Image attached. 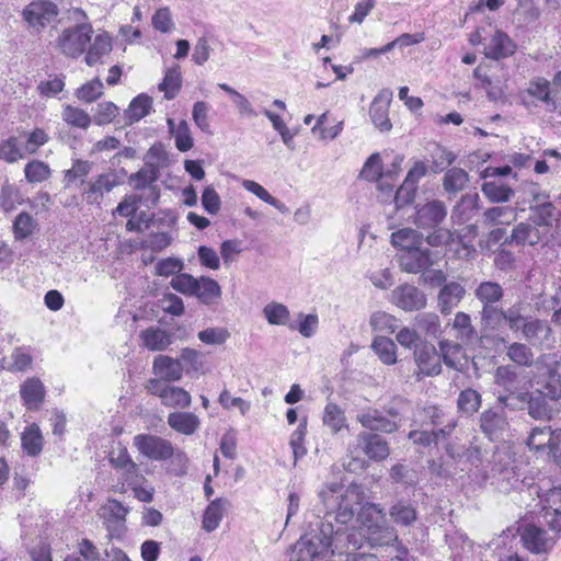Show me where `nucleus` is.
<instances>
[{
	"mask_svg": "<svg viewBox=\"0 0 561 561\" xmlns=\"http://www.w3.org/2000/svg\"><path fill=\"white\" fill-rule=\"evenodd\" d=\"M363 500V490L356 483H323L312 508L318 520L310 522L309 531L295 543L289 561H345L350 549L358 550L363 536L348 524Z\"/></svg>",
	"mask_w": 561,
	"mask_h": 561,
	"instance_id": "obj_1",
	"label": "nucleus"
},
{
	"mask_svg": "<svg viewBox=\"0 0 561 561\" xmlns=\"http://www.w3.org/2000/svg\"><path fill=\"white\" fill-rule=\"evenodd\" d=\"M540 502L541 517L552 534L534 524L524 525L520 533L524 547L536 554L550 551L561 530V486L549 490L541 496Z\"/></svg>",
	"mask_w": 561,
	"mask_h": 561,
	"instance_id": "obj_2",
	"label": "nucleus"
},
{
	"mask_svg": "<svg viewBox=\"0 0 561 561\" xmlns=\"http://www.w3.org/2000/svg\"><path fill=\"white\" fill-rule=\"evenodd\" d=\"M556 221L553 205L546 204L533 208V214L529 215L528 219L518 222L504 243L522 247L561 245V236H556Z\"/></svg>",
	"mask_w": 561,
	"mask_h": 561,
	"instance_id": "obj_3",
	"label": "nucleus"
},
{
	"mask_svg": "<svg viewBox=\"0 0 561 561\" xmlns=\"http://www.w3.org/2000/svg\"><path fill=\"white\" fill-rule=\"evenodd\" d=\"M357 522L360 523V529L354 526V519L348 524L350 528L355 529L366 539L371 547L389 546L398 541L396 529L388 525L383 508L379 504L366 503L360 506L357 515Z\"/></svg>",
	"mask_w": 561,
	"mask_h": 561,
	"instance_id": "obj_4",
	"label": "nucleus"
},
{
	"mask_svg": "<svg viewBox=\"0 0 561 561\" xmlns=\"http://www.w3.org/2000/svg\"><path fill=\"white\" fill-rule=\"evenodd\" d=\"M560 87H556L554 80L550 83L543 78H536L528 83V87L520 92L522 104L530 110L538 103L557 108L561 103Z\"/></svg>",
	"mask_w": 561,
	"mask_h": 561,
	"instance_id": "obj_5",
	"label": "nucleus"
},
{
	"mask_svg": "<svg viewBox=\"0 0 561 561\" xmlns=\"http://www.w3.org/2000/svg\"><path fill=\"white\" fill-rule=\"evenodd\" d=\"M134 446L147 459L165 461L173 457V444L161 436L153 434H138L134 437Z\"/></svg>",
	"mask_w": 561,
	"mask_h": 561,
	"instance_id": "obj_6",
	"label": "nucleus"
},
{
	"mask_svg": "<svg viewBox=\"0 0 561 561\" xmlns=\"http://www.w3.org/2000/svg\"><path fill=\"white\" fill-rule=\"evenodd\" d=\"M149 393L160 398L161 403L169 408L185 409L191 405V394L183 388L171 386L159 379H150L147 383Z\"/></svg>",
	"mask_w": 561,
	"mask_h": 561,
	"instance_id": "obj_7",
	"label": "nucleus"
},
{
	"mask_svg": "<svg viewBox=\"0 0 561 561\" xmlns=\"http://www.w3.org/2000/svg\"><path fill=\"white\" fill-rule=\"evenodd\" d=\"M58 14V7L49 0L33 1L23 10L25 22L37 32L55 23Z\"/></svg>",
	"mask_w": 561,
	"mask_h": 561,
	"instance_id": "obj_8",
	"label": "nucleus"
},
{
	"mask_svg": "<svg viewBox=\"0 0 561 561\" xmlns=\"http://www.w3.org/2000/svg\"><path fill=\"white\" fill-rule=\"evenodd\" d=\"M392 302L404 311H417L425 308L426 295L414 285L403 284L392 290Z\"/></svg>",
	"mask_w": 561,
	"mask_h": 561,
	"instance_id": "obj_9",
	"label": "nucleus"
},
{
	"mask_svg": "<svg viewBox=\"0 0 561 561\" xmlns=\"http://www.w3.org/2000/svg\"><path fill=\"white\" fill-rule=\"evenodd\" d=\"M520 333L522 337L534 346L550 348L554 343L552 329L545 320L530 317Z\"/></svg>",
	"mask_w": 561,
	"mask_h": 561,
	"instance_id": "obj_10",
	"label": "nucleus"
},
{
	"mask_svg": "<svg viewBox=\"0 0 561 561\" xmlns=\"http://www.w3.org/2000/svg\"><path fill=\"white\" fill-rule=\"evenodd\" d=\"M433 252L428 248L420 245L410 251L398 253L399 266L403 272L417 274L434 264Z\"/></svg>",
	"mask_w": 561,
	"mask_h": 561,
	"instance_id": "obj_11",
	"label": "nucleus"
},
{
	"mask_svg": "<svg viewBox=\"0 0 561 561\" xmlns=\"http://www.w3.org/2000/svg\"><path fill=\"white\" fill-rule=\"evenodd\" d=\"M117 185L118 180L115 173H102L87 183L82 191V197L88 204L100 205L104 195Z\"/></svg>",
	"mask_w": 561,
	"mask_h": 561,
	"instance_id": "obj_12",
	"label": "nucleus"
},
{
	"mask_svg": "<svg viewBox=\"0 0 561 561\" xmlns=\"http://www.w3.org/2000/svg\"><path fill=\"white\" fill-rule=\"evenodd\" d=\"M393 93L390 89H382L373 100L369 107V116L380 131H389L392 124L389 119V106L392 101Z\"/></svg>",
	"mask_w": 561,
	"mask_h": 561,
	"instance_id": "obj_13",
	"label": "nucleus"
},
{
	"mask_svg": "<svg viewBox=\"0 0 561 561\" xmlns=\"http://www.w3.org/2000/svg\"><path fill=\"white\" fill-rule=\"evenodd\" d=\"M447 216V209L442 201L433 199L416 206L415 225L421 229L437 227Z\"/></svg>",
	"mask_w": 561,
	"mask_h": 561,
	"instance_id": "obj_14",
	"label": "nucleus"
},
{
	"mask_svg": "<svg viewBox=\"0 0 561 561\" xmlns=\"http://www.w3.org/2000/svg\"><path fill=\"white\" fill-rule=\"evenodd\" d=\"M415 363L419 371L416 377L420 380L421 376H436L440 374V355L432 344H422L414 352Z\"/></svg>",
	"mask_w": 561,
	"mask_h": 561,
	"instance_id": "obj_15",
	"label": "nucleus"
},
{
	"mask_svg": "<svg viewBox=\"0 0 561 561\" xmlns=\"http://www.w3.org/2000/svg\"><path fill=\"white\" fill-rule=\"evenodd\" d=\"M357 444L362 451L373 461H382L390 455V447L382 436L371 432H360Z\"/></svg>",
	"mask_w": 561,
	"mask_h": 561,
	"instance_id": "obj_16",
	"label": "nucleus"
},
{
	"mask_svg": "<svg viewBox=\"0 0 561 561\" xmlns=\"http://www.w3.org/2000/svg\"><path fill=\"white\" fill-rule=\"evenodd\" d=\"M472 45H482L485 57L501 59L508 57L516 50L512 37H470Z\"/></svg>",
	"mask_w": 561,
	"mask_h": 561,
	"instance_id": "obj_17",
	"label": "nucleus"
},
{
	"mask_svg": "<svg viewBox=\"0 0 561 561\" xmlns=\"http://www.w3.org/2000/svg\"><path fill=\"white\" fill-rule=\"evenodd\" d=\"M357 421L370 432L393 433L399 428L398 421L388 417L383 411L368 409L357 414Z\"/></svg>",
	"mask_w": 561,
	"mask_h": 561,
	"instance_id": "obj_18",
	"label": "nucleus"
},
{
	"mask_svg": "<svg viewBox=\"0 0 561 561\" xmlns=\"http://www.w3.org/2000/svg\"><path fill=\"white\" fill-rule=\"evenodd\" d=\"M20 396L27 410L36 411L44 402L46 390L38 378L32 377L21 385Z\"/></svg>",
	"mask_w": 561,
	"mask_h": 561,
	"instance_id": "obj_19",
	"label": "nucleus"
},
{
	"mask_svg": "<svg viewBox=\"0 0 561 561\" xmlns=\"http://www.w3.org/2000/svg\"><path fill=\"white\" fill-rule=\"evenodd\" d=\"M481 431L491 439H496L506 430L507 421L502 408L484 411L480 416Z\"/></svg>",
	"mask_w": 561,
	"mask_h": 561,
	"instance_id": "obj_20",
	"label": "nucleus"
},
{
	"mask_svg": "<svg viewBox=\"0 0 561 561\" xmlns=\"http://www.w3.org/2000/svg\"><path fill=\"white\" fill-rule=\"evenodd\" d=\"M153 373L163 382L179 381L183 375V365L178 358L159 355L153 360Z\"/></svg>",
	"mask_w": 561,
	"mask_h": 561,
	"instance_id": "obj_21",
	"label": "nucleus"
},
{
	"mask_svg": "<svg viewBox=\"0 0 561 561\" xmlns=\"http://www.w3.org/2000/svg\"><path fill=\"white\" fill-rule=\"evenodd\" d=\"M466 295L465 287L457 282L446 283L438 294V307L442 313L448 314Z\"/></svg>",
	"mask_w": 561,
	"mask_h": 561,
	"instance_id": "obj_22",
	"label": "nucleus"
},
{
	"mask_svg": "<svg viewBox=\"0 0 561 561\" xmlns=\"http://www.w3.org/2000/svg\"><path fill=\"white\" fill-rule=\"evenodd\" d=\"M360 178L369 181V182H377L378 188L388 194L391 195L393 191V185L386 183L382 178V162L379 153H373L364 163V167L360 171Z\"/></svg>",
	"mask_w": 561,
	"mask_h": 561,
	"instance_id": "obj_23",
	"label": "nucleus"
},
{
	"mask_svg": "<svg viewBox=\"0 0 561 561\" xmlns=\"http://www.w3.org/2000/svg\"><path fill=\"white\" fill-rule=\"evenodd\" d=\"M518 208L510 205H497L485 209L482 214L483 222L490 226H510L516 221Z\"/></svg>",
	"mask_w": 561,
	"mask_h": 561,
	"instance_id": "obj_24",
	"label": "nucleus"
},
{
	"mask_svg": "<svg viewBox=\"0 0 561 561\" xmlns=\"http://www.w3.org/2000/svg\"><path fill=\"white\" fill-rule=\"evenodd\" d=\"M193 296L196 297L201 304L213 306L218 304L221 298V287L214 278L201 276Z\"/></svg>",
	"mask_w": 561,
	"mask_h": 561,
	"instance_id": "obj_25",
	"label": "nucleus"
},
{
	"mask_svg": "<svg viewBox=\"0 0 561 561\" xmlns=\"http://www.w3.org/2000/svg\"><path fill=\"white\" fill-rule=\"evenodd\" d=\"M456 427V422L450 420L444 427L434 431H411L409 433V439L414 444L428 447L432 444H437L439 440L445 439Z\"/></svg>",
	"mask_w": 561,
	"mask_h": 561,
	"instance_id": "obj_26",
	"label": "nucleus"
},
{
	"mask_svg": "<svg viewBox=\"0 0 561 561\" xmlns=\"http://www.w3.org/2000/svg\"><path fill=\"white\" fill-rule=\"evenodd\" d=\"M391 244L398 253L410 251L423 245V234L413 228H401L391 233Z\"/></svg>",
	"mask_w": 561,
	"mask_h": 561,
	"instance_id": "obj_27",
	"label": "nucleus"
},
{
	"mask_svg": "<svg viewBox=\"0 0 561 561\" xmlns=\"http://www.w3.org/2000/svg\"><path fill=\"white\" fill-rule=\"evenodd\" d=\"M168 425L178 433L192 435L199 427L197 415L191 412H172L168 415Z\"/></svg>",
	"mask_w": 561,
	"mask_h": 561,
	"instance_id": "obj_28",
	"label": "nucleus"
},
{
	"mask_svg": "<svg viewBox=\"0 0 561 561\" xmlns=\"http://www.w3.org/2000/svg\"><path fill=\"white\" fill-rule=\"evenodd\" d=\"M389 516L394 524L409 527L416 520L417 512L411 502L398 500L390 506Z\"/></svg>",
	"mask_w": 561,
	"mask_h": 561,
	"instance_id": "obj_29",
	"label": "nucleus"
},
{
	"mask_svg": "<svg viewBox=\"0 0 561 561\" xmlns=\"http://www.w3.org/2000/svg\"><path fill=\"white\" fill-rule=\"evenodd\" d=\"M21 445L23 451L30 457H36L42 453L44 438L37 424L33 423L24 428Z\"/></svg>",
	"mask_w": 561,
	"mask_h": 561,
	"instance_id": "obj_30",
	"label": "nucleus"
},
{
	"mask_svg": "<svg viewBox=\"0 0 561 561\" xmlns=\"http://www.w3.org/2000/svg\"><path fill=\"white\" fill-rule=\"evenodd\" d=\"M557 430L552 431L550 426L534 427L527 438V446L536 451L551 450Z\"/></svg>",
	"mask_w": 561,
	"mask_h": 561,
	"instance_id": "obj_31",
	"label": "nucleus"
},
{
	"mask_svg": "<svg viewBox=\"0 0 561 561\" xmlns=\"http://www.w3.org/2000/svg\"><path fill=\"white\" fill-rule=\"evenodd\" d=\"M157 169L153 167H146L131 174L129 178V183L135 190H144L149 187L151 199L153 203H156L159 199V192L154 187H151V185L157 181Z\"/></svg>",
	"mask_w": 561,
	"mask_h": 561,
	"instance_id": "obj_32",
	"label": "nucleus"
},
{
	"mask_svg": "<svg viewBox=\"0 0 561 561\" xmlns=\"http://www.w3.org/2000/svg\"><path fill=\"white\" fill-rule=\"evenodd\" d=\"M168 127L174 138L175 147L181 152L191 150L194 146V139L186 121L182 119L178 125L172 118L168 119Z\"/></svg>",
	"mask_w": 561,
	"mask_h": 561,
	"instance_id": "obj_33",
	"label": "nucleus"
},
{
	"mask_svg": "<svg viewBox=\"0 0 561 561\" xmlns=\"http://www.w3.org/2000/svg\"><path fill=\"white\" fill-rule=\"evenodd\" d=\"M481 192L493 204H504L515 194L511 186L495 181L484 182Z\"/></svg>",
	"mask_w": 561,
	"mask_h": 561,
	"instance_id": "obj_34",
	"label": "nucleus"
},
{
	"mask_svg": "<svg viewBox=\"0 0 561 561\" xmlns=\"http://www.w3.org/2000/svg\"><path fill=\"white\" fill-rule=\"evenodd\" d=\"M152 107V99L147 94H139L130 102L125 111V119L127 124H134L150 113Z\"/></svg>",
	"mask_w": 561,
	"mask_h": 561,
	"instance_id": "obj_35",
	"label": "nucleus"
},
{
	"mask_svg": "<svg viewBox=\"0 0 561 561\" xmlns=\"http://www.w3.org/2000/svg\"><path fill=\"white\" fill-rule=\"evenodd\" d=\"M144 345L150 351H163L172 342L171 335L160 328H148L142 331Z\"/></svg>",
	"mask_w": 561,
	"mask_h": 561,
	"instance_id": "obj_36",
	"label": "nucleus"
},
{
	"mask_svg": "<svg viewBox=\"0 0 561 561\" xmlns=\"http://www.w3.org/2000/svg\"><path fill=\"white\" fill-rule=\"evenodd\" d=\"M323 424L334 434L347 427L344 410L336 403H328L323 411Z\"/></svg>",
	"mask_w": 561,
	"mask_h": 561,
	"instance_id": "obj_37",
	"label": "nucleus"
},
{
	"mask_svg": "<svg viewBox=\"0 0 561 561\" xmlns=\"http://www.w3.org/2000/svg\"><path fill=\"white\" fill-rule=\"evenodd\" d=\"M504 295L502 286L496 282H482L474 289L476 298L482 304L492 305L499 302Z\"/></svg>",
	"mask_w": 561,
	"mask_h": 561,
	"instance_id": "obj_38",
	"label": "nucleus"
},
{
	"mask_svg": "<svg viewBox=\"0 0 561 561\" xmlns=\"http://www.w3.org/2000/svg\"><path fill=\"white\" fill-rule=\"evenodd\" d=\"M371 347L377 354L378 358L385 365H393L397 362V345L394 342L386 336H376L373 341Z\"/></svg>",
	"mask_w": 561,
	"mask_h": 561,
	"instance_id": "obj_39",
	"label": "nucleus"
},
{
	"mask_svg": "<svg viewBox=\"0 0 561 561\" xmlns=\"http://www.w3.org/2000/svg\"><path fill=\"white\" fill-rule=\"evenodd\" d=\"M182 85V76L179 66L168 68L159 90L164 93L167 100H173L180 92Z\"/></svg>",
	"mask_w": 561,
	"mask_h": 561,
	"instance_id": "obj_40",
	"label": "nucleus"
},
{
	"mask_svg": "<svg viewBox=\"0 0 561 561\" xmlns=\"http://www.w3.org/2000/svg\"><path fill=\"white\" fill-rule=\"evenodd\" d=\"M12 229L14 238L23 241L38 229V224L28 213L22 211L15 217Z\"/></svg>",
	"mask_w": 561,
	"mask_h": 561,
	"instance_id": "obj_41",
	"label": "nucleus"
},
{
	"mask_svg": "<svg viewBox=\"0 0 561 561\" xmlns=\"http://www.w3.org/2000/svg\"><path fill=\"white\" fill-rule=\"evenodd\" d=\"M469 181L468 173L460 168H451L446 171L443 179V187L448 194L462 191Z\"/></svg>",
	"mask_w": 561,
	"mask_h": 561,
	"instance_id": "obj_42",
	"label": "nucleus"
},
{
	"mask_svg": "<svg viewBox=\"0 0 561 561\" xmlns=\"http://www.w3.org/2000/svg\"><path fill=\"white\" fill-rule=\"evenodd\" d=\"M263 314L266 321L272 325H288L290 312L287 306L280 302L272 301L263 308Z\"/></svg>",
	"mask_w": 561,
	"mask_h": 561,
	"instance_id": "obj_43",
	"label": "nucleus"
},
{
	"mask_svg": "<svg viewBox=\"0 0 561 561\" xmlns=\"http://www.w3.org/2000/svg\"><path fill=\"white\" fill-rule=\"evenodd\" d=\"M87 48L85 62L89 66H94L112 50L111 37H94V42L88 43Z\"/></svg>",
	"mask_w": 561,
	"mask_h": 561,
	"instance_id": "obj_44",
	"label": "nucleus"
},
{
	"mask_svg": "<svg viewBox=\"0 0 561 561\" xmlns=\"http://www.w3.org/2000/svg\"><path fill=\"white\" fill-rule=\"evenodd\" d=\"M61 117L67 125L80 129H88L92 122L90 115L84 110L72 105L64 106Z\"/></svg>",
	"mask_w": 561,
	"mask_h": 561,
	"instance_id": "obj_45",
	"label": "nucleus"
},
{
	"mask_svg": "<svg viewBox=\"0 0 561 561\" xmlns=\"http://www.w3.org/2000/svg\"><path fill=\"white\" fill-rule=\"evenodd\" d=\"M506 356L515 364L524 367H530L534 362L531 348L519 342H513L506 347Z\"/></svg>",
	"mask_w": 561,
	"mask_h": 561,
	"instance_id": "obj_46",
	"label": "nucleus"
},
{
	"mask_svg": "<svg viewBox=\"0 0 561 561\" xmlns=\"http://www.w3.org/2000/svg\"><path fill=\"white\" fill-rule=\"evenodd\" d=\"M242 187L248 192L254 194L261 201L267 203L268 205L275 207L280 213H287L288 208L284 203L272 196L261 184L252 180H243Z\"/></svg>",
	"mask_w": 561,
	"mask_h": 561,
	"instance_id": "obj_47",
	"label": "nucleus"
},
{
	"mask_svg": "<svg viewBox=\"0 0 561 561\" xmlns=\"http://www.w3.org/2000/svg\"><path fill=\"white\" fill-rule=\"evenodd\" d=\"M561 168V151L557 149H546L542 152V159L537 160L534 171L537 174H545L549 171L558 172Z\"/></svg>",
	"mask_w": 561,
	"mask_h": 561,
	"instance_id": "obj_48",
	"label": "nucleus"
},
{
	"mask_svg": "<svg viewBox=\"0 0 561 561\" xmlns=\"http://www.w3.org/2000/svg\"><path fill=\"white\" fill-rule=\"evenodd\" d=\"M51 174V170L47 163L41 160H32L24 167L25 180L28 183H42Z\"/></svg>",
	"mask_w": 561,
	"mask_h": 561,
	"instance_id": "obj_49",
	"label": "nucleus"
},
{
	"mask_svg": "<svg viewBox=\"0 0 561 561\" xmlns=\"http://www.w3.org/2000/svg\"><path fill=\"white\" fill-rule=\"evenodd\" d=\"M224 516V506L220 499H216L205 510L203 516V528L210 533L218 528Z\"/></svg>",
	"mask_w": 561,
	"mask_h": 561,
	"instance_id": "obj_50",
	"label": "nucleus"
},
{
	"mask_svg": "<svg viewBox=\"0 0 561 561\" xmlns=\"http://www.w3.org/2000/svg\"><path fill=\"white\" fill-rule=\"evenodd\" d=\"M91 37H59L58 46L61 51L72 58H77L87 50Z\"/></svg>",
	"mask_w": 561,
	"mask_h": 561,
	"instance_id": "obj_51",
	"label": "nucleus"
},
{
	"mask_svg": "<svg viewBox=\"0 0 561 561\" xmlns=\"http://www.w3.org/2000/svg\"><path fill=\"white\" fill-rule=\"evenodd\" d=\"M415 325L432 337H438L442 333L440 319L433 312L419 314L415 318Z\"/></svg>",
	"mask_w": 561,
	"mask_h": 561,
	"instance_id": "obj_52",
	"label": "nucleus"
},
{
	"mask_svg": "<svg viewBox=\"0 0 561 561\" xmlns=\"http://www.w3.org/2000/svg\"><path fill=\"white\" fill-rule=\"evenodd\" d=\"M530 317L524 314V305L514 304L505 309L504 321L513 332H519Z\"/></svg>",
	"mask_w": 561,
	"mask_h": 561,
	"instance_id": "obj_53",
	"label": "nucleus"
},
{
	"mask_svg": "<svg viewBox=\"0 0 561 561\" xmlns=\"http://www.w3.org/2000/svg\"><path fill=\"white\" fill-rule=\"evenodd\" d=\"M374 331L381 333H393L398 328V319L385 311H376L369 321Z\"/></svg>",
	"mask_w": 561,
	"mask_h": 561,
	"instance_id": "obj_54",
	"label": "nucleus"
},
{
	"mask_svg": "<svg viewBox=\"0 0 561 561\" xmlns=\"http://www.w3.org/2000/svg\"><path fill=\"white\" fill-rule=\"evenodd\" d=\"M461 412L471 415L477 412L481 405V396L478 391L468 388L460 392L457 401Z\"/></svg>",
	"mask_w": 561,
	"mask_h": 561,
	"instance_id": "obj_55",
	"label": "nucleus"
},
{
	"mask_svg": "<svg viewBox=\"0 0 561 561\" xmlns=\"http://www.w3.org/2000/svg\"><path fill=\"white\" fill-rule=\"evenodd\" d=\"M103 89V82L95 78L77 89L76 96L84 103H92L102 96Z\"/></svg>",
	"mask_w": 561,
	"mask_h": 561,
	"instance_id": "obj_56",
	"label": "nucleus"
},
{
	"mask_svg": "<svg viewBox=\"0 0 561 561\" xmlns=\"http://www.w3.org/2000/svg\"><path fill=\"white\" fill-rule=\"evenodd\" d=\"M439 351L440 360L443 359L447 366L458 369L461 355V347L459 344L443 340L439 342Z\"/></svg>",
	"mask_w": 561,
	"mask_h": 561,
	"instance_id": "obj_57",
	"label": "nucleus"
},
{
	"mask_svg": "<svg viewBox=\"0 0 561 561\" xmlns=\"http://www.w3.org/2000/svg\"><path fill=\"white\" fill-rule=\"evenodd\" d=\"M495 383L505 388L510 392L517 389V373L514 367L510 365L499 366L494 374Z\"/></svg>",
	"mask_w": 561,
	"mask_h": 561,
	"instance_id": "obj_58",
	"label": "nucleus"
},
{
	"mask_svg": "<svg viewBox=\"0 0 561 561\" xmlns=\"http://www.w3.org/2000/svg\"><path fill=\"white\" fill-rule=\"evenodd\" d=\"M10 358L11 364L8 367L10 371H25L31 367L33 362L30 350L26 347H15Z\"/></svg>",
	"mask_w": 561,
	"mask_h": 561,
	"instance_id": "obj_59",
	"label": "nucleus"
},
{
	"mask_svg": "<svg viewBox=\"0 0 561 561\" xmlns=\"http://www.w3.org/2000/svg\"><path fill=\"white\" fill-rule=\"evenodd\" d=\"M198 278L194 277L191 274L187 273H179L171 279V287L185 295V296H193L194 290L197 286Z\"/></svg>",
	"mask_w": 561,
	"mask_h": 561,
	"instance_id": "obj_60",
	"label": "nucleus"
},
{
	"mask_svg": "<svg viewBox=\"0 0 561 561\" xmlns=\"http://www.w3.org/2000/svg\"><path fill=\"white\" fill-rule=\"evenodd\" d=\"M453 328L458 331V337L462 341H469L476 334L474 328L471 324V318L465 312L456 313Z\"/></svg>",
	"mask_w": 561,
	"mask_h": 561,
	"instance_id": "obj_61",
	"label": "nucleus"
},
{
	"mask_svg": "<svg viewBox=\"0 0 561 561\" xmlns=\"http://www.w3.org/2000/svg\"><path fill=\"white\" fill-rule=\"evenodd\" d=\"M91 171V163L88 161L78 160L73 163L72 168L69 169L65 174L66 186L76 184L79 180L80 184L84 183V178Z\"/></svg>",
	"mask_w": 561,
	"mask_h": 561,
	"instance_id": "obj_62",
	"label": "nucleus"
},
{
	"mask_svg": "<svg viewBox=\"0 0 561 561\" xmlns=\"http://www.w3.org/2000/svg\"><path fill=\"white\" fill-rule=\"evenodd\" d=\"M229 332L225 328H208L198 332V339L201 342L207 345H221L228 337Z\"/></svg>",
	"mask_w": 561,
	"mask_h": 561,
	"instance_id": "obj_63",
	"label": "nucleus"
},
{
	"mask_svg": "<svg viewBox=\"0 0 561 561\" xmlns=\"http://www.w3.org/2000/svg\"><path fill=\"white\" fill-rule=\"evenodd\" d=\"M118 107L113 102H102L98 104L93 121L96 125H106L114 121L118 114Z\"/></svg>",
	"mask_w": 561,
	"mask_h": 561,
	"instance_id": "obj_64",
	"label": "nucleus"
}]
</instances>
